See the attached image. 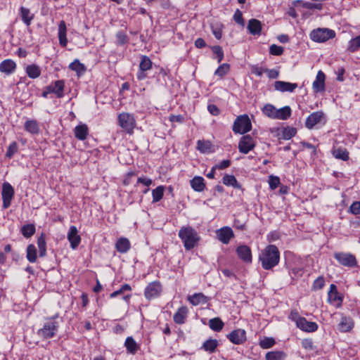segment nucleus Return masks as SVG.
<instances>
[{"mask_svg": "<svg viewBox=\"0 0 360 360\" xmlns=\"http://www.w3.org/2000/svg\"><path fill=\"white\" fill-rule=\"evenodd\" d=\"M259 261L265 270L272 269L280 262V252L275 245H267L259 255Z\"/></svg>", "mask_w": 360, "mask_h": 360, "instance_id": "1", "label": "nucleus"}, {"mask_svg": "<svg viewBox=\"0 0 360 360\" xmlns=\"http://www.w3.org/2000/svg\"><path fill=\"white\" fill-rule=\"evenodd\" d=\"M178 236L186 250L193 249L200 240L198 232L190 226H182L179 231Z\"/></svg>", "mask_w": 360, "mask_h": 360, "instance_id": "2", "label": "nucleus"}, {"mask_svg": "<svg viewBox=\"0 0 360 360\" xmlns=\"http://www.w3.org/2000/svg\"><path fill=\"white\" fill-rule=\"evenodd\" d=\"M56 319V316L47 318L43 327L38 330V336L42 339L53 338L56 335L59 328L58 322Z\"/></svg>", "mask_w": 360, "mask_h": 360, "instance_id": "3", "label": "nucleus"}, {"mask_svg": "<svg viewBox=\"0 0 360 360\" xmlns=\"http://www.w3.org/2000/svg\"><path fill=\"white\" fill-rule=\"evenodd\" d=\"M251 129V120L247 114L238 116L233 122V131L236 134H244L249 132Z\"/></svg>", "mask_w": 360, "mask_h": 360, "instance_id": "4", "label": "nucleus"}, {"mask_svg": "<svg viewBox=\"0 0 360 360\" xmlns=\"http://www.w3.org/2000/svg\"><path fill=\"white\" fill-rule=\"evenodd\" d=\"M335 36V31L328 28H318L314 30L310 34L311 40L316 42L326 41L330 39H333Z\"/></svg>", "mask_w": 360, "mask_h": 360, "instance_id": "5", "label": "nucleus"}, {"mask_svg": "<svg viewBox=\"0 0 360 360\" xmlns=\"http://www.w3.org/2000/svg\"><path fill=\"white\" fill-rule=\"evenodd\" d=\"M333 256L340 265L349 268L357 266L356 257L350 252H335Z\"/></svg>", "mask_w": 360, "mask_h": 360, "instance_id": "6", "label": "nucleus"}, {"mask_svg": "<svg viewBox=\"0 0 360 360\" xmlns=\"http://www.w3.org/2000/svg\"><path fill=\"white\" fill-rule=\"evenodd\" d=\"M15 191L13 186L8 182H4L2 185V207L4 210L8 208L11 204V200L13 198Z\"/></svg>", "mask_w": 360, "mask_h": 360, "instance_id": "7", "label": "nucleus"}, {"mask_svg": "<svg viewBox=\"0 0 360 360\" xmlns=\"http://www.w3.org/2000/svg\"><path fill=\"white\" fill-rule=\"evenodd\" d=\"M118 121L120 125L126 130L127 133H131L135 126L134 116L129 113L123 112L119 115Z\"/></svg>", "mask_w": 360, "mask_h": 360, "instance_id": "8", "label": "nucleus"}, {"mask_svg": "<svg viewBox=\"0 0 360 360\" xmlns=\"http://www.w3.org/2000/svg\"><path fill=\"white\" fill-rule=\"evenodd\" d=\"M162 292V285L159 281L150 283L144 290V295L147 300H152L158 297Z\"/></svg>", "mask_w": 360, "mask_h": 360, "instance_id": "9", "label": "nucleus"}, {"mask_svg": "<svg viewBox=\"0 0 360 360\" xmlns=\"http://www.w3.org/2000/svg\"><path fill=\"white\" fill-rule=\"evenodd\" d=\"M256 145L252 136H241L238 142V150L241 153L247 154L252 150Z\"/></svg>", "mask_w": 360, "mask_h": 360, "instance_id": "10", "label": "nucleus"}, {"mask_svg": "<svg viewBox=\"0 0 360 360\" xmlns=\"http://www.w3.org/2000/svg\"><path fill=\"white\" fill-rule=\"evenodd\" d=\"M296 326L300 330L307 333L315 332L319 328L316 322L308 321L304 317H299L296 320Z\"/></svg>", "mask_w": 360, "mask_h": 360, "instance_id": "11", "label": "nucleus"}, {"mask_svg": "<svg viewBox=\"0 0 360 360\" xmlns=\"http://www.w3.org/2000/svg\"><path fill=\"white\" fill-rule=\"evenodd\" d=\"M226 338L235 345H241L246 340V332L243 329H236L229 333Z\"/></svg>", "mask_w": 360, "mask_h": 360, "instance_id": "12", "label": "nucleus"}, {"mask_svg": "<svg viewBox=\"0 0 360 360\" xmlns=\"http://www.w3.org/2000/svg\"><path fill=\"white\" fill-rule=\"evenodd\" d=\"M236 252L238 257L244 262L250 264L252 262V257L251 249L249 246L245 245H239L237 247Z\"/></svg>", "mask_w": 360, "mask_h": 360, "instance_id": "13", "label": "nucleus"}, {"mask_svg": "<svg viewBox=\"0 0 360 360\" xmlns=\"http://www.w3.org/2000/svg\"><path fill=\"white\" fill-rule=\"evenodd\" d=\"M217 239L224 244H228L234 237L232 229L229 226H224L216 232Z\"/></svg>", "mask_w": 360, "mask_h": 360, "instance_id": "14", "label": "nucleus"}, {"mask_svg": "<svg viewBox=\"0 0 360 360\" xmlns=\"http://www.w3.org/2000/svg\"><path fill=\"white\" fill-rule=\"evenodd\" d=\"M324 119V114L322 111H316L309 115L305 121V126L308 129H312L316 124L321 123Z\"/></svg>", "mask_w": 360, "mask_h": 360, "instance_id": "15", "label": "nucleus"}, {"mask_svg": "<svg viewBox=\"0 0 360 360\" xmlns=\"http://www.w3.org/2000/svg\"><path fill=\"white\" fill-rule=\"evenodd\" d=\"M65 82L63 80H57L47 86V89L51 94H56L57 98H63L64 96Z\"/></svg>", "mask_w": 360, "mask_h": 360, "instance_id": "16", "label": "nucleus"}, {"mask_svg": "<svg viewBox=\"0 0 360 360\" xmlns=\"http://www.w3.org/2000/svg\"><path fill=\"white\" fill-rule=\"evenodd\" d=\"M68 240L70 243V247L72 249L75 250L81 242V237L78 234V231L75 226H71L70 227L69 231L68 233Z\"/></svg>", "mask_w": 360, "mask_h": 360, "instance_id": "17", "label": "nucleus"}, {"mask_svg": "<svg viewBox=\"0 0 360 360\" xmlns=\"http://www.w3.org/2000/svg\"><path fill=\"white\" fill-rule=\"evenodd\" d=\"M17 68L16 63L11 59L4 60L0 63V72L6 75L13 74Z\"/></svg>", "mask_w": 360, "mask_h": 360, "instance_id": "18", "label": "nucleus"}, {"mask_svg": "<svg viewBox=\"0 0 360 360\" xmlns=\"http://www.w3.org/2000/svg\"><path fill=\"white\" fill-rule=\"evenodd\" d=\"M325 74L321 70H319L312 84L314 92L318 93L325 91Z\"/></svg>", "mask_w": 360, "mask_h": 360, "instance_id": "19", "label": "nucleus"}, {"mask_svg": "<svg viewBox=\"0 0 360 360\" xmlns=\"http://www.w3.org/2000/svg\"><path fill=\"white\" fill-rule=\"evenodd\" d=\"M196 148L201 153L204 154L212 153L215 150L214 146L212 142L205 139L198 141Z\"/></svg>", "mask_w": 360, "mask_h": 360, "instance_id": "20", "label": "nucleus"}, {"mask_svg": "<svg viewBox=\"0 0 360 360\" xmlns=\"http://www.w3.org/2000/svg\"><path fill=\"white\" fill-rule=\"evenodd\" d=\"M297 87V84L290 83L283 81H276L274 83V88L276 90L281 92H293Z\"/></svg>", "mask_w": 360, "mask_h": 360, "instance_id": "21", "label": "nucleus"}, {"mask_svg": "<svg viewBox=\"0 0 360 360\" xmlns=\"http://www.w3.org/2000/svg\"><path fill=\"white\" fill-rule=\"evenodd\" d=\"M328 300L330 304H335L338 302V306L341 304L342 299L339 295L337 286L335 284L330 285V290L328 293Z\"/></svg>", "mask_w": 360, "mask_h": 360, "instance_id": "22", "label": "nucleus"}, {"mask_svg": "<svg viewBox=\"0 0 360 360\" xmlns=\"http://www.w3.org/2000/svg\"><path fill=\"white\" fill-rule=\"evenodd\" d=\"M188 313V307L182 306L178 309L176 312L174 314V321L177 324H184Z\"/></svg>", "mask_w": 360, "mask_h": 360, "instance_id": "23", "label": "nucleus"}, {"mask_svg": "<svg viewBox=\"0 0 360 360\" xmlns=\"http://www.w3.org/2000/svg\"><path fill=\"white\" fill-rule=\"evenodd\" d=\"M247 28L251 34L260 35L262 25L259 20L253 18L248 21Z\"/></svg>", "mask_w": 360, "mask_h": 360, "instance_id": "24", "label": "nucleus"}, {"mask_svg": "<svg viewBox=\"0 0 360 360\" xmlns=\"http://www.w3.org/2000/svg\"><path fill=\"white\" fill-rule=\"evenodd\" d=\"M190 185L196 192H202L206 187L204 179L200 176H195L190 180Z\"/></svg>", "mask_w": 360, "mask_h": 360, "instance_id": "25", "label": "nucleus"}, {"mask_svg": "<svg viewBox=\"0 0 360 360\" xmlns=\"http://www.w3.org/2000/svg\"><path fill=\"white\" fill-rule=\"evenodd\" d=\"M130 248V242L127 238H120L117 240L115 243V248L117 251L122 254L127 252Z\"/></svg>", "mask_w": 360, "mask_h": 360, "instance_id": "26", "label": "nucleus"}, {"mask_svg": "<svg viewBox=\"0 0 360 360\" xmlns=\"http://www.w3.org/2000/svg\"><path fill=\"white\" fill-rule=\"evenodd\" d=\"M67 27L64 20H61L58 25V39L59 43L63 47H65L68 44L66 38Z\"/></svg>", "mask_w": 360, "mask_h": 360, "instance_id": "27", "label": "nucleus"}, {"mask_svg": "<svg viewBox=\"0 0 360 360\" xmlns=\"http://www.w3.org/2000/svg\"><path fill=\"white\" fill-rule=\"evenodd\" d=\"M354 326L352 319L349 317L342 316L338 325V329L340 332L346 333L349 331Z\"/></svg>", "mask_w": 360, "mask_h": 360, "instance_id": "28", "label": "nucleus"}, {"mask_svg": "<svg viewBox=\"0 0 360 360\" xmlns=\"http://www.w3.org/2000/svg\"><path fill=\"white\" fill-rule=\"evenodd\" d=\"M25 72L30 78L37 79L41 75V70L39 65L32 64L25 68Z\"/></svg>", "mask_w": 360, "mask_h": 360, "instance_id": "29", "label": "nucleus"}, {"mask_svg": "<svg viewBox=\"0 0 360 360\" xmlns=\"http://www.w3.org/2000/svg\"><path fill=\"white\" fill-rule=\"evenodd\" d=\"M222 183L228 186H232L234 188L240 189L241 185L239 184L233 175L225 174L222 178Z\"/></svg>", "mask_w": 360, "mask_h": 360, "instance_id": "30", "label": "nucleus"}, {"mask_svg": "<svg viewBox=\"0 0 360 360\" xmlns=\"http://www.w3.org/2000/svg\"><path fill=\"white\" fill-rule=\"evenodd\" d=\"M188 301L191 304L197 306L200 304H205L207 302V297L201 292L195 293L188 297Z\"/></svg>", "mask_w": 360, "mask_h": 360, "instance_id": "31", "label": "nucleus"}, {"mask_svg": "<svg viewBox=\"0 0 360 360\" xmlns=\"http://www.w3.org/2000/svg\"><path fill=\"white\" fill-rule=\"evenodd\" d=\"M219 345L216 339H209L206 340L202 345L201 349L209 353H214Z\"/></svg>", "mask_w": 360, "mask_h": 360, "instance_id": "32", "label": "nucleus"}, {"mask_svg": "<svg viewBox=\"0 0 360 360\" xmlns=\"http://www.w3.org/2000/svg\"><path fill=\"white\" fill-rule=\"evenodd\" d=\"M37 245L39 252V257H44L46 255V235L41 233L37 239Z\"/></svg>", "mask_w": 360, "mask_h": 360, "instance_id": "33", "label": "nucleus"}, {"mask_svg": "<svg viewBox=\"0 0 360 360\" xmlns=\"http://www.w3.org/2000/svg\"><path fill=\"white\" fill-rule=\"evenodd\" d=\"M26 252L27 259L31 263L35 262L37 259V251L35 245L33 244L28 245Z\"/></svg>", "mask_w": 360, "mask_h": 360, "instance_id": "34", "label": "nucleus"}, {"mask_svg": "<svg viewBox=\"0 0 360 360\" xmlns=\"http://www.w3.org/2000/svg\"><path fill=\"white\" fill-rule=\"evenodd\" d=\"M124 346L126 347L127 352L132 354H134L139 348L132 337L127 338Z\"/></svg>", "mask_w": 360, "mask_h": 360, "instance_id": "35", "label": "nucleus"}, {"mask_svg": "<svg viewBox=\"0 0 360 360\" xmlns=\"http://www.w3.org/2000/svg\"><path fill=\"white\" fill-rule=\"evenodd\" d=\"M291 115V109L289 106H285L280 109H276V118L277 120H285Z\"/></svg>", "mask_w": 360, "mask_h": 360, "instance_id": "36", "label": "nucleus"}, {"mask_svg": "<svg viewBox=\"0 0 360 360\" xmlns=\"http://www.w3.org/2000/svg\"><path fill=\"white\" fill-rule=\"evenodd\" d=\"M224 326V322L219 317L211 319L209 321L210 328L215 332L221 331L222 330Z\"/></svg>", "mask_w": 360, "mask_h": 360, "instance_id": "37", "label": "nucleus"}, {"mask_svg": "<svg viewBox=\"0 0 360 360\" xmlns=\"http://www.w3.org/2000/svg\"><path fill=\"white\" fill-rule=\"evenodd\" d=\"M286 354L282 351H271L266 354V360H284Z\"/></svg>", "mask_w": 360, "mask_h": 360, "instance_id": "38", "label": "nucleus"}, {"mask_svg": "<svg viewBox=\"0 0 360 360\" xmlns=\"http://www.w3.org/2000/svg\"><path fill=\"white\" fill-rule=\"evenodd\" d=\"M332 153L333 155L337 159H340L343 161H347L349 159V153L345 148H335L333 150Z\"/></svg>", "mask_w": 360, "mask_h": 360, "instance_id": "39", "label": "nucleus"}, {"mask_svg": "<svg viewBox=\"0 0 360 360\" xmlns=\"http://www.w3.org/2000/svg\"><path fill=\"white\" fill-rule=\"evenodd\" d=\"M69 68L75 71L78 75H83L86 71V68L84 64L81 63L78 60H75L69 65Z\"/></svg>", "mask_w": 360, "mask_h": 360, "instance_id": "40", "label": "nucleus"}, {"mask_svg": "<svg viewBox=\"0 0 360 360\" xmlns=\"http://www.w3.org/2000/svg\"><path fill=\"white\" fill-rule=\"evenodd\" d=\"M36 229L33 224H25L21 228V233L27 238L32 236L35 233Z\"/></svg>", "mask_w": 360, "mask_h": 360, "instance_id": "41", "label": "nucleus"}, {"mask_svg": "<svg viewBox=\"0 0 360 360\" xmlns=\"http://www.w3.org/2000/svg\"><path fill=\"white\" fill-rule=\"evenodd\" d=\"M20 13L22 21L27 26H29L33 19V15L30 13V9L25 7H21Z\"/></svg>", "mask_w": 360, "mask_h": 360, "instance_id": "42", "label": "nucleus"}, {"mask_svg": "<svg viewBox=\"0 0 360 360\" xmlns=\"http://www.w3.org/2000/svg\"><path fill=\"white\" fill-rule=\"evenodd\" d=\"M25 127L27 132L30 134L39 133L38 123L34 120H29L25 123Z\"/></svg>", "mask_w": 360, "mask_h": 360, "instance_id": "43", "label": "nucleus"}, {"mask_svg": "<svg viewBox=\"0 0 360 360\" xmlns=\"http://www.w3.org/2000/svg\"><path fill=\"white\" fill-rule=\"evenodd\" d=\"M165 187L159 186L152 191L153 202H159L164 195Z\"/></svg>", "mask_w": 360, "mask_h": 360, "instance_id": "44", "label": "nucleus"}, {"mask_svg": "<svg viewBox=\"0 0 360 360\" xmlns=\"http://www.w3.org/2000/svg\"><path fill=\"white\" fill-rule=\"evenodd\" d=\"M262 112L270 118H276V108L271 104H266L262 108Z\"/></svg>", "mask_w": 360, "mask_h": 360, "instance_id": "45", "label": "nucleus"}, {"mask_svg": "<svg viewBox=\"0 0 360 360\" xmlns=\"http://www.w3.org/2000/svg\"><path fill=\"white\" fill-rule=\"evenodd\" d=\"M152 61L151 60L146 56H142L141 58V61L139 64V68L141 70H148L152 68Z\"/></svg>", "mask_w": 360, "mask_h": 360, "instance_id": "46", "label": "nucleus"}, {"mask_svg": "<svg viewBox=\"0 0 360 360\" xmlns=\"http://www.w3.org/2000/svg\"><path fill=\"white\" fill-rule=\"evenodd\" d=\"M229 70H230L229 64L223 63L218 67V68L216 70V71L214 72V75L221 78L224 75H226L229 72Z\"/></svg>", "mask_w": 360, "mask_h": 360, "instance_id": "47", "label": "nucleus"}, {"mask_svg": "<svg viewBox=\"0 0 360 360\" xmlns=\"http://www.w3.org/2000/svg\"><path fill=\"white\" fill-rule=\"evenodd\" d=\"M360 48V34L352 39L349 42L348 50L354 52Z\"/></svg>", "mask_w": 360, "mask_h": 360, "instance_id": "48", "label": "nucleus"}, {"mask_svg": "<svg viewBox=\"0 0 360 360\" xmlns=\"http://www.w3.org/2000/svg\"><path fill=\"white\" fill-rule=\"evenodd\" d=\"M116 40L118 45L122 46L129 42V37L123 31H118L116 34Z\"/></svg>", "mask_w": 360, "mask_h": 360, "instance_id": "49", "label": "nucleus"}, {"mask_svg": "<svg viewBox=\"0 0 360 360\" xmlns=\"http://www.w3.org/2000/svg\"><path fill=\"white\" fill-rule=\"evenodd\" d=\"M276 342L273 338H264L259 342V346L263 349H269L275 345Z\"/></svg>", "mask_w": 360, "mask_h": 360, "instance_id": "50", "label": "nucleus"}, {"mask_svg": "<svg viewBox=\"0 0 360 360\" xmlns=\"http://www.w3.org/2000/svg\"><path fill=\"white\" fill-rule=\"evenodd\" d=\"M282 134V135H295L297 134V129L294 127H282L280 129H278V133L277 135H280Z\"/></svg>", "mask_w": 360, "mask_h": 360, "instance_id": "51", "label": "nucleus"}, {"mask_svg": "<svg viewBox=\"0 0 360 360\" xmlns=\"http://www.w3.org/2000/svg\"><path fill=\"white\" fill-rule=\"evenodd\" d=\"M131 286L129 284L125 283V284L122 285V287L119 290L112 292L110 295V297L111 298H114V297H117V295L124 293V292H125V291H131Z\"/></svg>", "mask_w": 360, "mask_h": 360, "instance_id": "52", "label": "nucleus"}, {"mask_svg": "<svg viewBox=\"0 0 360 360\" xmlns=\"http://www.w3.org/2000/svg\"><path fill=\"white\" fill-rule=\"evenodd\" d=\"M18 151V144L16 142H12L8 147L6 157L8 158H11L15 153Z\"/></svg>", "mask_w": 360, "mask_h": 360, "instance_id": "53", "label": "nucleus"}, {"mask_svg": "<svg viewBox=\"0 0 360 360\" xmlns=\"http://www.w3.org/2000/svg\"><path fill=\"white\" fill-rule=\"evenodd\" d=\"M325 285V279L323 276L318 277L313 283L312 288L314 290H321Z\"/></svg>", "mask_w": 360, "mask_h": 360, "instance_id": "54", "label": "nucleus"}, {"mask_svg": "<svg viewBox=\"0 0 360 360\" xmlns=\"http://www.w3.org/2000/svg\"><path fill=\"white\" fill-rule=\"evenodd\" d=\"M269 52L274 56H281L283 53V48L276 44H272L270 46Z\"/></svg>", "mask_w": 360, "mask_h": 360, "instance_id": "55", "label": "nucleus"}, {"mask_svg": "<svg viewBox=\"0 0 360 360\" xmlns=\"http://www.w3.org/2000/svg\"><path fill=\"white\" fill-rule=\"evenodd\" d=\"M213 53L217 56V62L220 63L224 58V52L221 46H214L212 47Z\"/></svg>", "mask_w": 360, "mask_h": 360, "instance_id": "56", "label": "nucleus"}, {"mask_svg": "<svg viewBox=\"0 0 360 360\" xmlns=\"http://www.w3.org/2000/svg\"><path fill=\"white\" fill-rule=\"evenodd\" d=\"M88 127L86 124H79L75 128V135H87Z\"/></svg>", "mask_w": 360, "mask_h": 360, "instance_id": "57", "label": "nucleus"}, {"mask_svg": "<svg viewBox=\"0 0 360 360\" xmlns=\"http://www.w3.org/2000/svg\"><path fill=\"white\" fill-rule=\"evenodd\" d=\"M233 20L238 25H240L241 26H244L245 22H244V20L243 18V13L239 9H237L235 11V13L233 15Z\"/></svg>", "mask_w": 360, "mask_h": 360, "instance_id": "58", "label": "nucleus"}, {"mask_svg": "<svg viewBox=\"0 0 360 360\" xmlns=\"http://www.w3.org/2000/svg\"><path fill=\"white\" fill-rule=\"evenodd\" d=\"M302 346L303 348L307 350H314L315 349V347L314 345V342L311 339L306 338L302 340Z\"/></svg>", "mask_w": 360, "mask_h": 360, "instance_id": "59", "label": "nucleus"}, {"mask_svg": "<svg viewBox=\"0 0 360 360\" xmlns=\"http://www.w3.org/2000/svg\"><path fill=\"white\" fill-rule=\"evenodd\" d=\"M269 184L270 188L274 190L280 184V179L278 176H270Z\"/></svg>", "mask_w": 360, "mask_h": 360, "instance_id": "60", "label": "nucleus"}, {"mask_svg": "<svg viewBox=\"0 0 360 360\" xmlns=\"http://www.w3.org/2000/svg\"><path fill=\"white\" fill-rule=\"evenodd\" d=\"M304 7L308 9L321 10L323 8V4L321 3L307 2L304 4Z\"/></svg>", "mask_w": 360, "mask_h": 360, "instance_id": "61", "label": "nucleus"}, {"mask_svg": "<svg viewBox=\"0 0 360 360\" xmlns=\"http://www.w3.org/2000/svg\"><path fill=\"white\" fill-rule=\"evenodd\" d=\"M349 210L354 214H360V200L354 202L350 205Z\"/></svg>", "mask_w": 360, "mask_h": 360, "instance_id": "62", "label": "nucleus"}, {"mask_svg": "<svg viewBox=\"0 0 360 360\" xmlns=\"http://www.w3.org/2000/svg\"><path fill=\"white\" fill-rule=\"evenodd\" d=\"M137 184H141L146 186H150L153 184V181L150 178L141 176L138 178Z\"/></svg>", "mask_w": 360, "mask_h": 360, "instance_id": "63", "label": "nucleus"}, {"mask_svg": "<svg viewBox=\"0 0 360 360\" xmlns=\"http://www.w3.org/2000/svg\"><path fill=\"white\" fill-rule=\"evenodd\" d=\"M264 72L267 74L270 79H276L279 75V72L274 69L269 70L266 68L264 69Z\"/></svg>", "mask_w": 360, "mask_h": 360, "instance_id": "64", "label": "nucleus"}]
</instances>
